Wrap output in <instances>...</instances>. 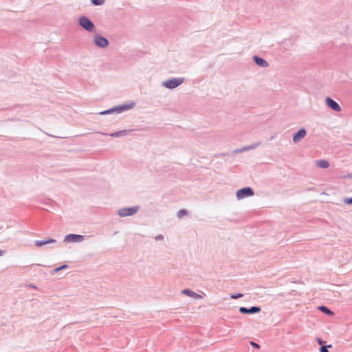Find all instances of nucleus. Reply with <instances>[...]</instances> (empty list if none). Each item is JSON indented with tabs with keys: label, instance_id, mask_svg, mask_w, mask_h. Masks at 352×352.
<instances>
[{
	"label": "nucleus",
	"instance_id": "obj_1",
	"mask_svg": "<svg viewBox=\"0 0 352 352\" xmlns=\"http://www.w3.org/2000/svg\"><path fill=\"white\" fill-rule=\"evenodd\" d=\"M184 82V78H173L162 82V86L169 89H173Z\"/></svg>",
	"mask_w": 352,
	"mask_h": 352
},
{
	"label": "nucleus",
	"instance_id": "obj_2",
	"mask_svg": "<svg viewBox=\"0 0 352 352\" xmlns=\"http://www.w3.org/2000/svg\"><path fill=\"white\" fill-rule=\"evenodd\" d=\"M78 23L81 28L89 32H92L94 30V24L87 16H80L78 19Z\"/></svg>",
	"mask_w": 352,
	"mask_h": 352
},
{
	"label": "nucleus",
	"instance_id": "obj_3",
	"mask_svg": "<svg viewBox=\"0 0 352 352\" xmlns=\"http://www.w3.org/2000/svg\"><path fill=\"white\" fill-rule=\"evenodd\" d=\"M139 208H140L138 206L129 208H122L118 210L117 214L121 217L132 216L138 212Z\"/></svg>",
	"mask_w": 352,
	"mask_h": 352
},
{
	"label": "nucleus",
	"instance_id": "obj_4",
	"mask_svg": "<svg viewBox=\"0 0 352 352\" xmlns=\"http://www.w3.org/2000/svg\"><path fill=\"white\" fill-rule=\"evenodd\" d=\"M254 195V190L251 187H245L236 191V196L238 199H243Z\"/></svg>",
	"mask_w": 352,
	"mask_h": 352
},
{
	"label": "nucleus",
	"instance_id": "obj_5",
	"mask_svg": "<svg viewBox=\"0 0 352 352\" xmlns=\"http://www.w3.org/2000/svg\"><path fill=\"white\" fill-rule=\"evenodd\" d=\"M85 238V236L77 234H69L65 236L64 241L66 243H80Z\"/></svg>",
	"mask_w": 352,
	"mask_h": 352
},
{
	"label": "nucleus",
	"instance_id": "obj_6",
	"mask_svg": "<svg viewBox=\"0 0 352 352\" xmlns=\"http://www.w3.org/2000/svg\"><path fill=\"white\" fill-rule=\"evenodd\" d=\"M94 41L96 46L100 48L107 47L109 43V41L105 37L100 34L95 35Z\"/></svg>",
	"mask_w": 352,
	"mask_h": 352
},
{
	"label": "nucleus",
	"instance_id": "obj_7",
	"mask_svg": "<svg viewBox=\"0 0 352 352\" xmlns=\"http://www.w3.org/2000/svg\"><path fill=\"white\" fill-rule=\"evenodd\" d=\"M261 307H257V306H252L250 308L241 307L239 308L240 313L243 314H254L259 313L261 311Z\"/></svg>",
	"mask_w": 352,
	"mask_h": 352
},
{
	"label": "nucleus",
	"instance_id": "obj_8",
	"mask_svg": "<svg viewBox=\"0 0 352 352\" xmlns=\"http://www.w3.org/2000/svg\"><path fill=\"white\" fill-rule=\"evenodd\" d=\"M325 102L326 104L332 110L336 112H339L341 111V107L339 105V104L336 101L333 100L331 98L327 97L325 99Z\"/></svg>",
	"mask_w": 352,
	"mask_h": 352
},
{
	"label": "nucleus",
	"instance_id": "obj_9",
	"mask_svg": "<svg viewBox=\"0 0 352 352\" xmlns=\"http://www.w3.org/2000/svg\"><path fill=\"white\" fill-rule=\"evenodd\" d=\"M135 106V102H131L127 104H123L116 106V113H120L121 112H123V111H125L127 110H130V109H133Z\"/></svg>",
	"mask_w": 352,
	"mask_h": 352
},
{
	"label": "nucleus",
	"instance_id": "obj_10",
	"mask_svg": "<svg viewBox=\"0 0 352 352\" xmlns=\"http://www.w3.org/2000/svg\"><path fill=\"white\" fill-rule=\"evenodd\" d=\"M306 129L304 128L300 129L293 135V142L294 143L299 142L302 139H303L306 136Z\"/></svg>",
	"mask_w": 352,
	"mask_h": 352
},
{
	"label": "nucleus",
	"instance_id": "obj_11",
	"mask_svg": "<svg viewBox=\"0 0 352 352\" xmlns=\"http://www.w3.org/2000/svg\"><path fill=\"white\" fill-rule=\"evenodd\" d=\"M253 60L254 63L259 67H267L269 66L268 63L265 59L258 56H254Z\"/></svg>",
	"mask_w": 352,
	"mask_h": 352
},
{
	"label": "nucleus",
	"instance_id": "obj_12",
	"mask_svg": "<svg viewBox=\"0 0 352 352\" xmlns=\"http://www.w3.org/2000/svg\"><path fill=\"white\" fill-rule=\"evenodd\" d=\"M56 240L53 239H47L45 240H36L34 241V245L36 247H42L45 245L49 244V243H56Z\"/></svg>",
	"mask_w": 352,
	"mask_h": 352
},
{
	"label": "nucleus",
	"instance_id": "obj_13",
	"mask_svg": "<svg viewBox=\"0 0 352 352\" xmlns=\"http://www.w3.org/2000/svg\"><path fill=\"white\" fill-rule=\"evenodd\" d=\"M130 131H127V130H122V131H118V132H115V133H112L111 134H108V133H101L102 135H110L113 138H119V137H121L122 135H124L126 134H127Z\"/></svg>",
	"mask_w": 352,
	"mask_h": 352
},
{
	"label": "nucleus",
	"instance_id": "obj_14",
	"mask_svg": "<svg viewBox=\"0 0 352 352\" xmlns=\"http://www.w3.org/2000/svg\"><path fill=\"white\" fill-rule=\"evenodd\" d=\"M182 294H186V296H189V297H192V298H200L201 296L197 293H195V292L190 290V289H184L182 291Z\"/></svg>",
	"mask_w": 352,
	"mask_h": 352
},
{
	"label": "nucleus",
	"instance_id": "obj_15",
	"mask_svg": "<svg viewBox=\"0 0 352 352\" xmlns=\"http://www.w3.org/2000/svg\"><path fill=\"white\" fill-rule=\"evenodd\" d=\"M316 165L322 168H327L329 166V163L325 160H320L316 162Z\"/></svg>",
	"mask_w": 352,
	"mask_h": 352
},
{
	"label": "nucleus",
	"instance_id": "obj_16",
	"mask_svg": "<svg viewBox=\"0 0 352 352\" xmlns=\"http://www.w3.org/2000/svg\"><path fill=\"white\" fill-rule=\"evenodd\" d=\"M319 310L322 312L327 314L328 316H332L333 313L326 306L322 305L318 307Z\"/></svg>",
	"mask_w": 352,
	"mask_h": 352
},
{
	"label": "nucleus",
	"instance_id": "obj_17",
	"mask_svg": "<svg viewBox=\"0 0 352 352\" xmlns=\"http://www.w3.org/2000/svg\"><path fill=\"white\" fill-rule=\"evenodd\" d=\"M113 113H116V107H114L113 108H111V109H109L107 110L101 111V112L99 113V114L100 115H109V114H111Z\"/></svg>",
	"mask_w": 352,
	"mask_h": 352
},
{
	"label": "nucleus",
	"instance_id": "obj_18",
	"mask_svg": "<svg viewBox=\"0 0 352 352\" xmlns=\"http://www.w3.org/2000/svg\"><path fill=\"white\" fill-rule=\"evenodd\" d=\"M260 144H261L260 142H257V143H255V144H253L251 145L246 146H245V151L254 149L257 146H258Z\"/></svg>",
	"mask_w": 352,
	"mask_h": 352
},
{
	"label": "nucleus",
	"instance_id": "obj_19",
	"mask_svg": "<svg viewBox=\"0 0 352 352\" xmlns=\"http://www.w3.org/2000/svg\"><path fill=\"white\" fill-rule=\"evenodd\" d=\"M105 0H91V3L94 6H101L104 3Z\"/></svg>",
	"mask_w": 352,
	"mask_h": 352
},
{
	"label": "nucleus",
	"instance_id": "obj_20",
	"mask_svg": "<svg viewBox=\"0 0 352 352\" xmlns=\"http://www.w3.org/2000/svg\"><path fill=\"white\" fill-rule=\"evenodd\" d=\"M188 214V211L186 209H182L178 211L177 216L178 218H182L183 216L186 215Z\"/></svg>",
	"mask_w": 352,
	"mask_h": 352
},
{
	"label": "nucleus",
	"instance_id": "obj_21",
	"mask_svg": "<svg viewBox=\"0 0 352 352\" xmlns=\"http://www.w3.org/2000/svg\"><path fill=\"white\" fill-rule=\"evenodd\" d=\"M243 296V294H241V293H234V294H232L230 295V298H232V299H238L239 298H241Z\"/></svg>",
	"mask_w": 352,
	"mask_h": 352
},
{
	"label": "nucleus",
	"instance_id": "obj_22",
	"mask_svg": "<svg viewBox=\"0 0 352 352\" xmlns=\"http://www.w3.org/2000/svg\"><path fill=\"white\" fill-rule=\"evenodd\" d=\"M331 345L321 346L319 351L320 352H329L328 348H331Z\"/></svg>",
	"mask_w": 352,
	"mask_h": 352
},
{
	"label": "nucleus",
	"instance_id": "obj_23",
	"mask_svg": "<svg viewBox=\"0 0 352 352\" xmlns=\"http://www.w3.org/2000/svg\"><path fill=\"white\" fill-rule=\"evenodd\" d=\"M245 151V146L242 147V148H236L235 150L233 151V153H242V152H244Z\"/></svg>",
	"mask_w": 352,
	"mask_h": 352
},
{
	"label": "nucleus",
	"instance_id": "obj_24",
	"mask_svg": "<svg viewBox=\"0 0 352 352\" xmlns=\"http://www.w3.org/2000/svg\"><path fill=\"white\" fill-rule=\"evenodd\" d=\"M344 203L346 204H352V197L344 199Z\"/></svg>",
	"mask_w": 352,
	"mask_h": 352
},
{
	"label": "nucleus",
	"instance_id": "obj_25",
	"mask_svg": "<svg viewBox=\"0 0 352 352\" xmlns=\"http://www.w3.org/2000/svg\"><path fill=\"white\" fill-rule=\"evenodd\" d=\"M156 241H161L164 239V236L162 234H158L155 237Z\"/></svg>",
	"mask_w": 352,
	"mask_h": 352
},
{
	"label": "nucleus",
	"instance_id": "obj_26",
	"mask_svg": "<svg viewBox=\"0 0 352 352\" xmlns=\"http://www.w3.org/2000/svg\"><path fill=\"white\" fill-rule=\"evenodd\" d=\"M250 344L256 349H258L260 347L259 344L252 341L250 342Z\"/></svg>",
	"mask_w": 352,
	"mask_h": 352
},
{
	"label": "nucleus",
	"instance_id": "obj_27",
	"mask_svg": "<svg viewBox=\"0 0 352 352\" xmlns=\"http://www.w3.org/2000/svg\"><path fill=\"white\" fill-rule=\"evenodd\" d=\"M317 341H318V343L320 345H321V346H324V345H323V344L324 343V342L322 339H320V338H317Z\"/></svg>",
	"mask_w": 352,
	"mask_h": 352
},
{
	"label": "nucleus",
	"instance_id": "obj_28",
	"mask_svg": "<svg viewBox=\"0 0 352 352\" xmlns=\"http://www.w3.org/2000/svg\"><path fill=\"white\" fill-rule=\"evenodd\" d=\"M67 267H68V265L65 264V265H63L58 267V270H62L66 269Z\"/></svg>",
	"mask_w": 352,
	"mask_h": 352
},
{
	"label": "nucleus",
	"instance_id": "obj_29",
	"mask_svg": "<svg viewBox=\"0 0 352 352\" xmlns=\"http://www.w3.org/2000/svg\"><path fill=\"white\" fill-rule=\"evenodd\" d=\"M59 271H60V270H58V267H56V268H55V269L52 271V274H54L55 273H56V272H59Z\"/></svg>",
	"mask_w": 352,
	"mask_h": 352
},
{
	"label": "nucleus",
	"instance_id": "obj_30",
	"mask_svg": "<svg viewBox=\"0 0 352 352\" xmlns=\"http://www.w3.org/2000/svg\"><path fill=\"white\" fill-rule=\"evenodd\" d=\"M5 253V251L0 250V256L3 255Z\"/></svg>",
	"mask_w": 352,
	"mask_h": 352
}]
</instances>
